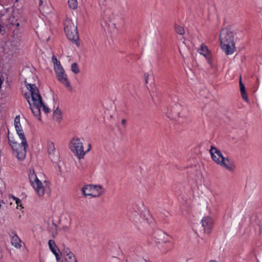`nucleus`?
Instances as JSON below:
<instances>
[{
  "mask_svg": "<svg viewBox=\"0 0 262 262\" xmlns=\"http://www.w3.org/2000/svg\"><path fill=\"white\" fill-rule=\"evenodd\" d=\"M208 63L210 65V66L212 67V59L211 58L207 60Z\"/></svg>",
  "mask_w": 262,
  "mask_h": 262,
  "instance_id": "nucleus-36",
  "label": "nucleus"
},
{
  "mask_svg": "<svg viewBox=\"0 0 262 262\" xmlns=\"http://www.w3.org/2000/svg\"><path fill=\"white\" fill-rule=\"evenodd\" d=\"M210 152L211 156V158L212 160L216 163L217 164H219L221 166H222L224 167H225L227 169H228L229 171H232V168L231 165H227L226 161L229 162V159L226 158V159H223V160H220L219 159V158H217V157L214 155L215 152L213 151V150L211 149V148L210 149Z\"/></svg>",
  "mask_w": 262,
  "mask_h": 262,
  "instance_id": "nucleus-10",
  "label": "nucleus"
},
{
  "mask_svg": "<svg viewBox=\"0 0 262 262\" xmlns=\"http://www.w3.org/2000/svg\"><path fill=\"white\" fill-rule=\"evenodd\" d=\"M72 144L73 146L72 149L74 152H75L76 156L79 159L83 158L86 152L83 150V143L79 138L73 139Z\"/></svg>",
  "mask_w": 262,
  "mask_h": 262,
  "instance_id": "nucleus-7",
  "label": "nucleus"
},
{
  "mask_svg": "<svg viewBox=\"0 0 262 262\" xmlns=\"http://www.w3.org/2000/svg\"><path fill=\"white\" fill-rule=\"evenodd\" d=\"M71 71L75 74H77L79 73L80 70L77 64L75 62L71 65Z\"/></svg>",
  "mask_w": 262,
  "mask_h": 262,
  "instance_id": "nucleus-24",
  "label": "nucleus"
},
{
  "mask_svg": "<svg viewBox=\"0 0 262 262\" xmlns=\"http://www.w3.org/2000/svg\"><path fill=\"white\" fill-rule=\"evenodd\" d=\"M89 148L91 147V144H89Z\"/></svg>",
  "mask_w": 262,
  "mask_h": 262,
  "instance_id": "nucleus-42",
  "label": "nucleus"
},
{
  "mask_svg": "<svg viewBox=\"0 0 262 262\" xmlns=\"http://www.w3.org/2000/svg\"><path fill=\"white\" fill-rule=\"evenodd\" d=\"M174 30L176 33L178 34L182 35H184L185 33V31L184 28L177 24H174Z\"/></svg>",
  "mask_w": 262,
  "mask_h": 262,
  "instance_id": "nucleus-19",
  "label": "nucleus"
},
{
  "mask_svg": "<svg viewBox=\"0 0 262 262\" xmlns=\"http://www.w3.org/2000/svg\"><path fill=\"white\" fill-rule=\"evenodd\" d=\"M29 178L32 187L39 196H42L45 193V188L41 181L37 177L34 169L30 171Z\"/></svg>",
  "mask_w": 262,
  "mask_h": 262,
  "instance_id": "nucleus-5",
  "label": "nucleus"
},
{
  "mask_svg": "<svg viewBox=\"0 0 262 262\" xmlns=\"http://www.w3.org/2000/svg\"><path fill=\"white\" fill-rule=\"evenodd\" d=\"M53 224L55 225V226H56V224H54V223Z\"/></svg>",
  "mask_w": 262,
  "mask_h": 262,
  "instance_id": "nucleus-43",
  "label": "nucleus"
},
{
  "mask_svg": "<svg viewBox=\"0 0 262 262\" xmlns=\"http://www.w3.org/2000/svg\"><path fill=\"white\" fill-rule=\"evenodd\" d=\"M53 64L55 71L57 70L58 68H62L59 60H57V62H55Z\"/></svg>",
  "mask_w": 262,
  "mask_h": 262,
  "instance_id": "nucleus-26",
  "label": "nucleus"
},
{
  "mask_svg": "<svg viewBox=\"0 0 262 262\" xmlns=\"http://www.w3.org/2000/svg\"><path fill=\"white\" fill-rule=\"evenodd\" d=\"M56 74V77L58 80L65 85L67 88H69V90H72V87L70 85V81L68 80L67 75L64 72L63 68H58L57 70L55 71Z\"/></svg>",
  "mask_w": 262,
  "mask_h": 262,
  "instance_id": "nucleus-8",
  "label": "nucleus"
},
{
  "mask_svg": "<svg viewBox=\"0 0 262 262\" xmlns=\"http://www.w3.org/2000/svg\"><path fill=\"white\" fill-rule=\"evenodd\" d=\"M198 52L204 56V54H207L209 52L207 47L204 45H202Z\"/></svg>",
  "mask_w": 262,
  "mask_h": 262,
  "instance_id": "nucleus-21",
  "label": "nucleus"
},
{
  "mask_svg": "<svg viewBox=\"0 0 262 262\" xmlns=\"http://www.w3.org/2000/svg\"><path fill=\"white\" fill-rule=\"evenodd\" d=\"M104 192V191H102V192H100L99 193V194H98V196L101 195L102 193H103Z\"/></svg>",
  "mask_w": 262,
  "mask_h": 262,
  "instance_id": "nucleus-38",
  "label": "nucleus"
},
{
  "mask_svg": "<svg viewBox=\"0 0 262 262\" xmlns=\"http://www.w3.org/2000/svg\"><path fill=\"white\" fill-rule=\"evenodd\" d=\"M62 255V253L61 252L58 253L57 254L55 253V256L56 257V260L57 262H63L62 260H61V255Z\"/></svg>",
  "mask_w": 262,
  "mask_h": 262,
  "instance_id": "nucleus-28",
  "label": "nucleus"
},
{
  "mask_svg": "<svg viewBox=\"0 0 262 262\" xmlns=\"http://www.w3.org/2000/svg\"><path fill=\"white\" fill-rule=\"evenodd\" d=\"M16 131L19 138L21 140V144H18L16 142L11 140L9 137L8 140L10 143V144L12 146L13 151L16 153L17 159L19 160H23L26 157L27 152L26 148L28 145L23 130L18 129Z\"/></svg>",
  "mask_w": 262,
  "mask_h": 262,
  "instance_id": "nucleus-4",
  "label": "nucleus"
},
{
  "mask_svg": "<svg viewBox=\"0 0 262 262\" xmlns=\"http://www.w3.org/2000/svg\"><path fill=\"white\" fill-rule=\"evenodd\" d=\"M258 226L259 227V233L260 234L262 230V223L259 222V223L258 224Z\"/></svg>",
  "mask_w": 262,
  "mask_h": 262,
  "instance_id": "nucleus-32",
  "label": "nucleus"
},
{
  "mask_svg": "<svg viewBox=\"0 0 262 262\" xmlns=\"http://www.w3.org/2000/svg\"><path fill=\"white\" fill-rule=\"evenodd\" d=\"M97 189V190L99 189H102V187L101 185L98 186H93L92 185H88L84 186L82 189V192L83 195L85 196H91L93 195L91 193V191L93 189Z\"/></svg>",
  "mask_w": 262,
  "mask_h": 262,
  "instance_id": "nucleus-13",
  "label": "nucleus"
},
{
  "mask_svg": "<svg viewBox=\"0 0 262 262\" xmlns=\"http://www.w3.org/2000/svg\"><path fill=\"white\" fill-rule=\"evenodd\" d=\"M16 26L17 27L19 26V24L18 23H16Z\"/></svg>",
  "mask_w": 262,
  "mask_h": 262,
  "instance_id": "nucleus-39",
  "label": "nucleus"
},
{
  "mask_svg": "<svg viewBox=\"0 0 262 262\" xmlns=\"http://www.w3.org/2000/svg\"><path fill=\"white\" fill-rule=\"evenodd\" d=\"M202 226L204 227V233L210 234L212 231L213 222L212 218L209 216H204L201 221Z\"/></svg>",
  "mask_w": 262,
  "mask_h": 262,
  "instance_id": "nucleus-9",
  "label": "nucleus"
},
{
  "mask_svg": "<svg viewBox=\"0 0 262 262\" xmlns=\"http://www.w3.org/2000/svg\"><path fill=\"white\" fill-rule=\"evenodd\" d=\"M18 125H20V117L19 115L16 116L14 119V126H17Z\"/></svg>",
  "mask_w": 262,
  "mask_h": 262,
  "instance_id": "nucleus-29",
  "label": "nucleus"
},
{
  "mask_svg": "<svg viewBox=\"0 0 262 262\" xmlns=\"http://www.w3.org/2000/svg\"><path fill=\"white\" fill-rule=\"evenodd\" d=\"M49 246L50 248V249L52 251V252L55 255V254H57L58 253H60V250L59 248L57 247L55 242L53 239H50L49 241L48 242Z\"/></svg>",
  "mask_w": 262,
  "mask_h": 262,
  "instance_id": "nucleus-16",
  "label": "nucleus"
},
{
  "mask_svg": "<svg viewBox=\"0 0 262 262\" xmlns=\"http://www.w3.org/2000/svg\"><path fill=\"white\" fill-rule=\"evenodd\" d=\"M64 30L68 39L76 43L79 38L77 26L72 22H68Z\"/></svg>",
  "mask_w": 262,
  "mask_h": 262,
  "instance_id": "nucleus-6",
  "label": "nucleus"
},
{
  "mask_svg": "<svg viewBox=\"0 0 262 262\" xmlns=\"http://www.w3.org/2000/svg\"><path fill=\"white\" fill-rule=\"evenodd\" d=\"M52 60L53 63H54L55 62H57L58 60L57 58L54 55L52 56Z\"/></svg>",
  "mask_w": 262,
  "mask_h": 262,
  "instance_id": "nucleus-33",
  "label": "nucleus"
},
{
  "mask_svg": "<svg viewBox=\"0 0 262 262\" xmlns=\"http://www.w3.org/2000/svg\"><path fill=\"white\" fill-rule=\"evenodd\" d=\"M179 106V104H176L174 106L171 108V114L169 113L168 117L173 119L179 115V112L176 110V108Z\"/></svg>",
  "mask_w": 262,
  "mask_h": 262,
  "instance_id": "nucleus-18",
  "label": "nucleus"
},
{
  "mask_svg": "<svg viewBox=\"0 0 262 262\" xmlns=\"http://www.w3.org/2000/svg\"><path fill=\"white\" fill-rule=\"evenodd\" d=\"M165 232L162 231L155 232L153 238H155V242L158 244H166L167 242V239H165V237H167Z\"/></svg>",
  "mask_w": 262,
  "mask_h": 262,
  "instance_id": "nucleus-12",
  "label": "nucleus"
},
{
  "mask_svg": "<svg viewBox=\"0 0 262 262\" xmlns=\"http://www.w3.org/2000/svg\"><path fill=\"white\" fill-rule=\"evenodd\" d=\"M211 149L214 150L213 151L215 152V154H216L217 156L219 157L218 158H221V160H223V159H226L227 158H225L223 154H222L221 151L220 150H219V149H217V148H216L215 147H214V146L213 145H211Z\"/></svg>",
  "mask_w": 262,
  "mask_h": 262,
  "instance_id": "nucleus-20",
  "label": "nucleus"
},
{
  "mask_svg": "<svg viewBox=\"0 0 262 262\" xmlns=\"http://www.w3.org/2000/svg\"><path fill=\"white\" fill-rule=\"evenodd\" d=\"M68 4L69 7L73 9H75L77 7V0H69Z\"/></svg>",
  "mask_w": 262,
  "mask_h": 262,
  "instance_id": "nucleus-25",
  "label": "nucleus"
},
{
  "mask_svg": "<svg viewBox=\"0 0 262 262\" xmlns=\"http://www.w3.org/2000/svg\"><path fill=\"white\" fill-rule=\"evenodd\" d=\"M53 119L58 123L60 122L62 119L61 111L58 107H57L53 112Z\"/></svg>",
  "mask_w": 262,
  "mask_h": 262,
  "instance_id": "nucleus-17",
  "label": "nucleus"
},
{
  "mask_svg": "<svg viewBox=\"0 0 262 262\" xmlns=\"http://www.w3.org/2000/svg\"><path fill=\"white\" fill-rule=\"evenodd\" d=\"M42 3V1L40 0V5Z\"/></svg>",
  "mask_w": 262,
  "mask_h": 262,
  "instance_id": "nucleus-41",
  "label": "nucleus"
},
{
  "mask_svg": "<svg viewBox=\"0 0 262 262\" xmlns=\"http://www.w3.org/2000/svg\"><path fill=\"white\" fill-rule=\"evenodd\" d=\"M144 78H145V82L146 83H147L148 82V75H146V74H144Z\"/></svg>",
  "mask_w": 262,
  "mask_h": 262,
  "instance_id": "nucleus-34",
  "label": "nucleus"
},
{
  "mask_svg": "<svg viewBox=\"0 0 262 262\" xmlns=\"http://www.w3.org/2000/svg\"><path fill=\"white\" fill-rule=\"evenodd\" d=\"M24 82L26 88L30 92V94H25V97L29 104L30 108L33 115L41 121L40 107H42L43 112L46 114L50 112V110L43 103L39 90L35 84L29 83L26 80Z\"/></svg>",
  "mask_w": 262,
  "mask_h": 262,
  "instance_id": "nucleus-1",
  "label": "nucleus"
},
{
  "mask_svg": "<svg viewBox=\"0 0 262 262\" xmlns=\"http://www.w3.org/2000/svg\"><path fill=\"white\" fill-rule=\"evenodd\" d=\"M12 198L14 201H15L17 206H21V201L20 199L13 195H12Z\"/></svg>",
  "mask_w": 262,
  "mask_h": 262,
  "instance_id": "nucleus-27",
  "label": "nucleus"
},
{
  "mask_svg": "<svg viewBox=\"0 0 262 262\" xmlns=\"http://www.w3.org/2000/svg\"><path fill=\"white\" fill-rule=\"evenodd\" d=\"M209 262H217V261H216L215 260H210Z\"/></svg>",
  "mask_w": 262,
  "mask_h": 262,
  "instance_id": "nucleus-40",
  "label": "nucleus"
},
{
  "mask_svg": "<svg viewBox=\"0 0 262 262\" xmlns=\"http://www.w3.org/2000/svg\"><path fill=\"white\" fill-rule=\"evenodd\" d=\"M239 84L242 97L243 99V100H244L246 102H248L249 101V98L248 95L246 93L245 86L242 82L241 76H240L239 77Z\"/></svg>",
  "mask_w": 262,
  "mask_h": 262,
  "instance_id": "nucleus-14",
  "label": "nucleus"
},
{
  "mask_svg": "<svg viewBox=\"0 0 262 262\" xmlns=\"http://www.w3.org/2000/svg\"><path fill=\"white\" fill-rule=\"evenodd\" d=\"M125 122H126V120L125 119H122V121H121V123L122 125H124L125 124Z\"/></svg>",
  "mask_w": 262,
  "mask_h": 262,
  "instance_id": "nucleus-37",
  "label": "nucleus"
},
{
  "mask_svg": "<svg viewBox=\"0 0 262 262\" xmlns=\"http://www.w3.org/2000/svg\"><path fill=\"white\" fill-rule=\"evenodd\" d=\"M14 234L11 238V244L16 248H20L21 247L20 244L21 240L18 236L15 233H12Z\"/></svg>",
  "mask_w": 262,
  "mask_h": 262,
  "instance_id": "nucleus-15",
  "label": "nucleus"
},
{
  "mask_svg": "<svg viewBox=\"0 0 262 262\" xmlns=\"http://www.w3.org/2000/svg\"><path fill=\"white\" fill-rule=\"evenodd\" d=\"M226 164L227 165H229L231 166L232 168V171L234 170V166L233 165V164H232V163L230 161V160H229V162L228 161H226Z\"/></svg>",
  "mask_w": 262,
  "mask_h": 262,
  "instance_id": "nucleus-31",
  "label": "nucleus"
},
{
  "mask_svg": "<svg viewBox=\"0 0 262 262\" xmlns=\"http://www.w3.org/2000/svg\"><path fill=\"white\" fill-rule=\"evenodd\" d=\"M220 40L222 49L227 55H230L234 52L235 43L234 41L233 32L230 28L222 29L220 32Z\"/></svg>",
  "mask_w": 262,
  "mask_h": 262,
  "instance_id": "nucleus-2",
  "label": "nucleus"
},
{
  "mask_svg": "<svg viewBox=\"0 0 262 262\" xmlns=\"http://www.w3.org/2000/svg\"><path fill=\"white\" fill-rule=\"evenodd\" d=\"M15 129L16 130H18V129H22V127L21 126V125H18L17 126H15Z\"/></svg>",
  "mask_w": 262,
  "mask_h": 262,
  "instance_id": "nucleus-35",
  "label": "nucleus"
},
{
  "mask_svg": "<svg viewBox=\"0 0 262 262\" xmlns=\"http://www.w3.org/2000/svg\"><path fill=\"white\" fill-rule=\"evenodd\" d=\"M61 246L63 248L62 249V253L66 255V256H68L69 255V254H73L70 250V249L66 247L65 244H62L61 245Z\"/></svg>",
  "mask_w": 262,
  "mask_h": 262,
  "instance_id": "nucleus-23",
  "label": "nucleus"
},
{
  "mask_svg": "<svg viewBox=\"0 0 262 262\" xmlns=\"http://www.w3.org/2000/svg\"><path fill=\"white\" fill-rule=\"evenodd\" d=\"M65 262H77L74 254H69L65 258Z\"/></svg>",
  "mask_w": 262,
  "mask_h": 262,
  "instance_id": "nucleus-22",
  "label": "nucleus"
},
{
  "mask_svg": "<svg viewBox=\"0 0 262 262\" xmlns=\"http://www.w3.org/2000/svg\"><path fill=\"white\" fill-rule=\"evenodd\" d=\"M48 152L49 156L52 161H56L58 160L59 156L55 150V145L53 142L49 141L47 144Z\"/></svg>",
  "mask_w": 262,
  "mask_h": 262,
  "instance_id": "nucleus-11",
  "label": "nucleus"
},
{
  "mask_svg": "<svg viewBox=\"0 0 262 262\" xmlns=\"http://www.w3.org/2000/svg\"><path fill=\"white\" fill-rule=\"evenodd\" d=\"M204 56L205 57L207 60L211 58V55L210 54L209 52L208 53H207V54H205V55L204 54Z\"/></svg>",
  "mask_w": 262,
  "mask_h": 262,
  "instance_id": "nucleus-30",
  "label": "nucleus"
},
{
  "mask_svg": "<svg viewBox=\"0 0 262 262\" xmlns=\"http://www.w3.org/2000/svg\"><path fill=\"white\" fill-rule=\"evenodd\" d=\"M140 208L137 207L133 214V221L135 226L139 230L146 229L152 223L154 219L150 214L149 211H145L143 213H140Z\"/></svg>",
  "mask_w": 262,
  "mask_h": 262,
  "instance_id": "nucleus-3",
  "label": "nucleus"
}]
</instances>
